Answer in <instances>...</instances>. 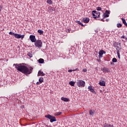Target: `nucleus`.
<instances>
[{
	"label": "nucleus",
	"instance_id": "33",
	"mask_svg": "<svg viewBox=\"0 0 127 127\" xmlns=\"http://www.w3.org/2000/svg\"><path fill=\"white\" fill-rule=\"evenodd\" d=\"M110 10H106L104 13H106V14H110Z\"/></svg>",
	"mask_w": 127,
	"mask_h": 127
},
{
	"label": "nucleus",
	"instance_id": "48",
	"mask_svg": "<svg viewBox=\"0 0 127 127\" xmlns=\"http://www.w3.org/2000/svg\"><path fill=\"white\" fill-rule=\"evenodd\" d=\"M126 41H127V38H126Z\"/></svg>",
	"mask_w": 127,
	"mask_h": 127
},
{
	"label": "nucleus",
	"instance_id": "3",
	"mask_svg": "<svg viewBox=\"0 0 127 127\" xmlns=\"http://www.w3.org/2000/svg\"><path fill=\"white\" fill-rule=\"evenodd\" d=\"M85 82L82 79H78L77 80L76 85L78 87H85Z\"/></svg>",
	"mask_w": 127,
	"mask_h": 127
},
{
	"label": "nucleus",
	"instance_id": "15",
	"mask_svg": "<svg viewBox=\"0 0 127 127\" xmlns=\"http://www.w3.org/2000/svg\"><path fill=\"white\" fill-rule=\"evenodd\" d=\"M76 82L75 81H71L69 82V84L70 86H72V87H74L75 84Z\"/></svg>",
	"mask_w": 127,
	"mask_h": 127
},
{
	"label": "nucleus",
	"instance_id": "34",
	"mask_svg": "<svg viewBox=\"0 0 127 127\" xmlns=\"http://www.w3.org/2000/svg\"><path fill=\"white\" fill-rule=\"evenodd\" d=\"M117 55H118V58H119V59H121V55L120 54V53H117Z\"/></svg>",
	"mask_w": 127,
	"mask_h": 127
},
{
	"label": "nucleus",
	"instance_id": "47",
	"mask_svg": "<svg viewBox=\"0 0 127 127\" xmlns=\"http://www.w3.org/2000/svg\"><path fill=\"white\" fill-rule=\"evenodd\" d=\"M111 65H114V63H113V62L112 63H111Z\"/></svg>",
	"mask_w": 127,
	"mask_h": 127
},
{
	"label": "nucleus",
	"instance_id": "10",
	"mask_svg": "<svg viewBox=\"0 0 127 127\" xmlns=\"http://www.w3.org/2000/svg\"><path fill=\"white\" fill-rule=\"evenodd\" d=\"M37 76H45V73H43V72L41 71V70H39L38 71Z\"/></svg>",
	"mask_w": 127,
	"mask_h": 127
},
{
	"label": "nucleus",
	"instance_id": "12",
	"mask_svg": "<svg viewBox=\"0 0 127 127\" xmlns=\"http://www.w3.org/2000/svg\"><path fill=\"white\" fill-rule=\"evenodd\" d=\"M99 85H100V86H106V82H105L104 80H102V81H100Z\"/></svg>",
	"mask_w": 127,
	"mask_h": 127
},
{
	"label": "nucleus",
	"instance_id": "49",
	"mask_svg": "<svg viewBox=\"0 0 127 127\" xmlns=\"http://www.w3.org/2000/svg\"><path fill=\"white\" fill-rule=\"evenodd\" d=\"M0 60H2V59H0Z\"/></svg>",
	"mask_w": 127,
	"mask_h": 127
},
{
	"label": "nucleus",
	"instance_id": "20",
	"mask_svg": "<svg viewBox=\"0 0 127 127\" xmlns=\"http://www.w3.org/2000/svg\"><path fill=\"white\" fill-rule=\"evenodd\" d=\"M103 72H104V73H107V72H109V69H108V68L104 67L103 68Z\"/></svg>",
	"mask_w": 127,
	"mask_h": 127
},
{
	"label": "nucleus",
	"instance_id": "41",
	"mask_svg": "<svg viewBox=\"0 0 127 127\" xmlns=\"http://www.w3.org/2000/svg\"><path fill=\"white\" fill-rule=\"evenodd\" d=\"M121 38L125 39V38H126V37L124 35H123V36H121Z\"/></svg>",
	"mask_w": 127,
	"mask_h": 127
},
{
	"label": "nucleus",
	"instance_id": "25",
	"mask_svg": "<svg viewBox=\"0 0 127 127\" xmlns=\"http://www.w3.org/2000/svg\"><path fill=\"white\" fill-rule=\"evenodd\" d=\"M117 62H118V60H117L116 58H114L112 59V62L113 63H117Z\"/></svg>",
	"mask_w": 127,
	"mask_h": 127
},
{
	"label": "nucleus",
	"instance_id": "18",
	"mask_svg": "<svg viewBox=\"0 0 127 127\" xmlns=\"http://www.w3.org/2000/svg\"><path fill=\"white\" fill-rule=\"evenodd\" d=\"M38 62L40 64H43V63H44V60L43 59H40L38 60Z\"/></svg>",
	"mask_w": 127,
	"mask_h": 127
},
{
	"label": "nucleus",
	"instance_id": "32",
	"mask_svg": "<svg viewBox=\"0 0 127 127\" xmlns=\"http://www.w3.org/2000/svg\"><path fill=\"white\" fill-rule=\"evenodd\" d=\"M9 34L10 35H13L14 36V35L15 34V33H13V32L10 31L9 32Z\"/></svg>",
	"mask_w": 127,
	"mask_h": 127
},
{
	"label": "nucleus",
	"instance_id": "29",
	"mask_svg": "<svg viewBox=\"0 0 127 127\" xmlns=\"http://www.w3.org/2000/svg\"><path fill=\"white\" fill-rule=\"evenodd\" d=\"M47 3H48L49 4H52V0H48L47 1Z\"/></svg>",
	"mask_w": 127,
	"mask_h": 127
},
{
	"label": "nucleus",
	"instance_id": "5",
	"mask_svg": "<svg viewBox=\"0 0 127 127\" xmlns=\"http://www.w3.org/2000/svg\"><path fill=\"white\" fill-rule=\"evenodd\" d=\"M35 46L36 47H38L39 48H40L42 47V42L40 40H37L35 42Z\"/></svg>",
	"mask_w": 127,
	"mask_h": 127
},
{
	"label": "nucleus",
	"instance_id": "21",
	"mask_svg": "<svg viewBox=\"0 0 127 127\" xmlns=\"http://www.w3.org/2000/svg\"><path fill=\"white\" fill-rule=\"evenodd\" d=\"M27 55H28V56H29V57H30V58H32V57H33L32 52H28L27 53Z\"/></svg>",
	"mask_w": 127,
	"mask_h": 127
},
{
	"label": "nucleus",
	"instance_id": "16",
	"mask_svg": "<svg viewBox=\"0 0 127 127\" xmlns=\"http://www.w3.org/2000/svg\"><path fill=\"white\" fill-rule=\"evenodd\" d=\"M110 16V15L108 14H106V13H104L103 14V18H106V17H109Z\"/></svg>",
	"mask_w": 127,
	"mask_h": 127
},
{
	"label": "nucleus",
	"instance_id": "44",
	"mask_svg": "<svg viewBox=\"0 0 127 127\" xmlns=\"http://www.w3.org/2000/svg\"><path fill=\"white\" fill-rule=\"evenodd\" d=\"M39 84H40V83L39 82H37V83H36L37 85H39Z\"/></svg>",
	"mask_w": 127,
	"mask_h": 127
},
{
	"label": "nucleus",
	"instance_id": "2",
	"mask_svg": "<svg viewBox=\"0 0 127 127\" xmlns=\"http://www.w3.org/2000/svg\"><path fill=\"white\" fill-rule=\"evenodd\" d=\"M45 117L47 119H49V120H50V122L51 123H54V122H57L56 117H55V116H53L50 114L45 115Z\"/></svg>",
	"mask_w": 127,
	"mask_h": 127
},
{
	"label": "nucleus",
	"instance_id": "36",
	"mask_svg": "<svg viewBox=\"0 0 127 127\" xmlns=\"http://www.w3.org/2000/svg\"><path fill=\"white\" fill-rule=\"evenodd\" d=\"M73 71H74V69H69L68 70V72H69V73H71V72H73Z\"/></svg>",
	"mask_w": 127,
	"mask_h": 127
},
{
	"label": "nucleus",
	"instance_id": "22",
	"mask_svg": "<svg viewBox=\"0 0 127 127\" xmlns=\"http://www.w3.org/2000/svg\"><path fill=\"white\" fill-rule=\"evenodd\" d=\"M76 23L78 24H79V25H81V26H84V24L81 22L80 21H76Z\"/></svg>",
	"mask_w": 127,
	"mask_h": 127
},
{
	"label": "nucleus",
	"instance_id": "42",
	"mask_svg": "<svg viewBox=\"0 0 127 127\" xmlns=\"http://www.w3.org/2000/svg\"><path fill=\"white\" fill-rule=\"evenodd\" d=\"M21 109H24V105H22L21 106Z\"/></svg>",
	"mask_w": 127,
	"mask_h": 127
},
{
	"label": "nucleus",
	"instance_id": "11",
	"mask_svg": "<svg viewBox=\"0 0 127 127\" xmlns=\"http://www.w3.org/2000/svg\"><path fill=\"white\" fill-rule=\"evenodd\" d=\"M104 127H114V125L105 123V124H104Z\"/></svg>",
	"mask_w": 127,
	"mask_h": 127
},
{
	"label": "nucleus",
	"instance_id": "1",
	"mask_svg": "<svg viewBox=\"0 0 127 127\" xmlns=\"http://www.w3.org/2000/svg\"><path fill=\"white\" fill-rule=\"evenodd\" d=\"M13 66H15L17 71L24 74L26 76H28V75L31 74L33 70V67L30 66L28 68L27 66L23 65L21 64H14Z\"/></svg>",
	"mask_w": 127,
	"mask_h": 127
},
{
	"label": "nucleus",
	"instance_id": "37",
	"mask_svg": "<svg viewBox=\"0 0 127 127\" xmlns=\"http://www.w3.org/2000/svg\"><path fill=\"white\" fill-rule=\"evenodd\" d=\"M1 9H2V5H0V11H1Z\"/></svg>",
	"mask_w": 127,
	"mask_h": 127
},
{
	"label": "nucleus",
	"instance_id": "46",
	"mask_svg": "<svg viewBox=\"0 0 127 127\" xmlns=\"http://www.w3.org/2000/svg\"><path fill=\"white\" fill-rule=\"evenodd\" d=\"M109 20H110V19H106V21H107V22H108V21H109Z\"/></svg>",
	"mask_w": 127,
	"mask_h": 127
},
{
	"label": "nucleus",
	"instance_id": "14",
	"mask_svg": "<svg viewBox=\"0 0 127 127\" xmlns=\"http://www.w3.org/2000/svg\"><path fill=\"white\" fill-rule=\"evenodd\" d=\"M61 100L62 101H64V102H69V98L62 97Z\"/></svg>",
	"mask_w": 127,
	"mask_h": 127
},
{
	"label": "nucleus",
	"instance_id": "19",
	"mask_svg": "<svg viewBox=\"0 0 127 127\" xmlns=\"http://www.w3.org/2000/svg\"><path fill=\"white\" fill-rule=\"evenodd\" d=\"M43 81H44V79L43 78V77H40V78L39 79V82H40V83L42 84V82H43Z\"/></svg>",
	"mask_w": 127,
	"mask_h": 127
},
{
	"label": "nucleus",
	"instance_id": "4",
	"mask_svg": "<svg viewBox=\"0 0 127 127\" xmlns=\"http://www.w3.org/2000/svg\"><path fill=\"white\" fill-rule=\"evenodd\" d=\"M92 14L94 18H100V12H97L96 10H93L92 11Z\"/></svg>",
	"mask_w": 127,
	"mask_h": 127
},
{
	"label": "nucleus",
	"instance_id": "8",
	"mask_svg": "<svg viewBox=\"0 0 127 127\" xmlns=\"http://www.w3.org/2000/svg\"><path fill=\"white\" fill-rule=\"evenodd\" d=\"M103 54H106V51L104 50L100 51L99 53V58H102Z\"/></svg>",
	"mask_w": 127,
	"mask_h": 127
},
{
	"label": "nucleus",
	"instance_id": "23",
	"mask_svg": "<svg viewBox=\"0 0 127 127\" xmlns=\"http://www.w3.org/2000/svg\"><path fill=\"white\" fill-rule=\"evenodd\" d=\"M119 44L120 45L121 43H117V42L113 43V45H114V47H117L118 46V45H119Z\"/></svg>",
	"mask_w": 127,
	"mask_h": 127
},
{
	"label": "nucleus",
	"instance_id": "7",
	"mask_svg": "<svg viewBox=\"0 0 127 127\" xmlns=\"http://www.w3.org/2000/svg\"><path fill=\"white\" fill-rule=\"evenodd\" d=\"M29 39L31 40V42H36V38H35V36L33 35H31L29 37Z\"/></svg>",
	"mask_w": 127,
	"mask_h": 127
},
{
	"label": "nucleus",
	"instance_id": "38",
	"mask_svg": "<svg viewBox=\"0 0 127 127\" xmlns=\"http://www.w3.org/2000/svg\"><path fill=\"white\" fill-rule=\"evenodd\" d=\"M82 71H83V72H87V69L84 68V69H83Z\"/></svg>",
	"mask_w": 127,
	"mask_h": 127
},
{
	"label": "nucleus",
	"instance_id": "40",
	"mask_svg": "<svg viewBox=\"0 0 127 127\" xmlns=\"http://www.w3.org/2000/svg\"><path fill=\"white\" fill-rule=\"evenodd\" d=\"M73 71H79V68H76L75 69H73Z\"/></svg>",
	"mask_w": 127,
	"mask_h": 127
},
{
	"label": "nucleus",
	"instance_id": "9",
	"mask_svg": "<svg viewBox=\"0 0 127 127\" xmlns=\"http://www.w3.org/2000/svg\"><path fill=\"white\" fill-rule=\"evenodd\" d=\"M82 21L84 22V23H88L89 21H90V18L88 17L83 18L82 19Z\"/></svg>",
	"mask_w": 127,
	"mask_h": 127
},
{
	"label": "nucleus",
	"instance_id": "35",
	"mask_svg": "<svg viewBox=\"0 0 127 127\" xmlns=\"http://www.w3.org/2000/svg\"><path fill=\"white\" fill-rule=\"evenodd\" d=\"M104 18L102 19H99L98 20H101V21H103V22H105V20H104Z\"/></svg>",
	"mask_w": 127,
	"mask_h": 127
},
{
	"label": "nucleus",
	"instance_id": "31",
	"mask_svg": "<svg viewBox=\"0 0 127 127\" xmlns=\"http://www.w3.org/2000/svg\"><path fill=\"white\" fill-rule=\"evenodd\" d=\"M97 10H98V11H100L102 10V7H99V6L97 7Z\"/></svg>",
	"mask_w": 127,
	"mask_h": 127
},
{
	"label": "nucleus",
	"instance_id": "17",
	"mask_svg": "<svg viewBox=\"0 0 127 127\" xmlns=\"http://www.w3.org/2000/svg\"><path fill=\"white\" fill-rule=\"evenodd\" d=\"M122 20L123 21V23H124V24L126 26H127V21H126V19L124 18H122Z\"/></svg>",
	"mask_w": 127,
	"mask_h": 127
},
{
	"label": "nucleus",
	"instance_id": "6",
	"mask_svg": "<svg viewBox=\"0 0 127 127\" xmlns=\"http://www.w3.org/2000/svg\"><path fill=\"white\" fill-rule=\"evenodd\" d=\"M14 37L15 38H17L18 39H19L20 38H21V39H22L24 38V35H21L17 33H15Z\"/></svg>",
	"mask_w": 127,
	"mask_h": 127
},
{
	"label": "nucleus",
	"instance_id": "24",
	"mask_svg": "<svg viewBox=\"0 0 127 127\" xmlns=\"http://www.w3.org/2000/svg\"><path fill=\"white\" fill-rule=\"evenodd\" d=\"M38 33H39L40 34V35H41L43 34L44 32L42 30L39 29L38 30Z\"/></svg>",
	"mask_w": 127,
	"mask_h": 127
},
{
	"label": "nucleus",
	"instance_id": "30",
	"mask_svg": "<svg viewBox=\"0 0 127 127\" xmlns=\"http://www.w3.org/2000/svg\"><path fill=\"white\" fill-rule=\"evenodd\" d=\"M62 114V112H59L56 113V116H60Z\"/></svg>",
	"mask_w": 127,
	"mask_h": 127
},
{
	"label": "nucleus",
	"instance_id": "28",
	"mask_svg": "<svg viewBox=\"0 0 127 127\" xmlns=\"http://www.w3.org/2000/svg\"><path fill=\"white\" fill-rule=\"evenodd\" d=\"M89 91H90V92H91L93 94H96V91H95V90H94V89L93 88H90V90Z\"/></svg>",
	"mask_w": 127,
	"mask_h": 127
},
{
	"label": "nucleus",
	"instance_id": "43",
	"mask_svg": "<svg viewBox=\"0 0 127 127\" xmlns=\"http://www.w3.org/2000/svg\"><path fill=\"white\" fill-rule=\"evenodd\" d=\"M66 32H68L69 33H70V30H69V29H67V30H66Z\"/></svg>",
	"mask_w": 127,
	"mask_h": 127
},
{
	"label": "nucleus",
	"instance_id": "13",
	"mask_svg": "<svg viewBox=\"0 0 127 127\" xmlns=\"http://www.w3.org/2000/svg\"><path fill=\"white\" fill-rule=\"evenodd\" d=\"M90 116H93L95 115V110H90L89 111Z\"/></svg>",
	"mask_w": 127,
	"mask_h": 127
},
{
	"label": "nucleus",
	"instance_id": "27",
	"mask_svg": "<svg viewBox=\"0 0 127 127\" xmlns=\"http://www.w3.org/2000/svg\"><path fill=\"white\" fill-rule=\"evenodd\" d=\"M116 48V50L117 51V53H120V50H121V49H120V47H119V46L117 47H115Z\"/></svg>",
	"mask_w": 127,
	"mask_h": 127
},
{
	"label": "nucleus",
	"instance_id": "39",
	"mask_svg": "<svg viewBox=\"0 0 127 127\" xmlns=\"http://www.w3.org/2000/svg\"><path fill=\"white\" fill-rule=\"evenodd\" d=\"M88 89L89 90H90L91 89H92V86H88Z\"/></svg>",
	"mask_w": 127,
	"mask_h": 127
},
{
	"label": "nucleus",
	"instance_id": "26",
	"mask_svg": "<svg viewBox=\"0 0 127 127\" xmlns=\"http://www.w3.org/2000/svg\"><path fill=\"white\" fill-rule=\"evenodd\" d=\"M117 26L118 28H121V27H122V26H123V25H122V24H121V23H118L117 24Z\"/></svg>",
	"mask_w": 127,
	"mask_h": 127
},
{
	"label": "nucleus",
	"instance_id": "45",
	"mask_svg": "<svg viewBox=\"0 0 127 127\" xmlns=\"http://www.w3.org/2000/svg\"><path fill=\"white\" fill-rule=\"evenodd\" d=\"M95 32H96V33H98V32H99V31H98V30H96Z\"/></svg>",
	"mask_w": 127,
	"mask_h": 127
}]
</instances>
